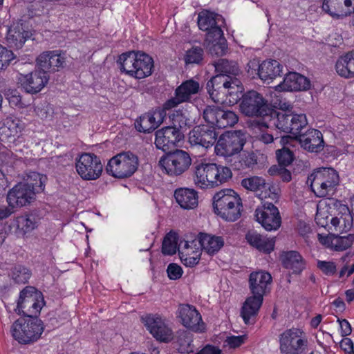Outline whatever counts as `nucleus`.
I'll return each mask as SVG.
<instances>
[{
    "label": "nucleus",
    "mask_w": 354,
    "mask_h": 354,
    "mask_svg": "<svg viewBox=\"0 0 354 354\" xmlns=\"http://www.w3.org/2000/svg\"><path fill=\"white\" fill-rule=\"evenodd\" d=\"M256 221L267 231L278 230L281 224V218L278 208L272 203L264 202L255 210Z\"/></svg>",
    "instance_id": "18"
},
{
    "label": "nucleus",
    "mask_w": 354,
    "mask_h": 354,
    "mask_svg": "<svg viewBox=\"0 0 354 354\" xmlns=\"http://www.w3.org/2000/svg\"><path fill=\"white\" fill-rule=\"evenodd\" d=\"M193 342L192 336L187 333L180 335L178 338V342L180 346V350L182 353H189L191 351V344Z\"/></svg>",
    "instance_id": "54"
},
{
    "label": "nucleus",
    "mask_w": 354,
    "mask_h": 354,
    "mask_svg": "<svg viewBox=\"0 0 354 354\" xmlns=\"http://www.w3.org/2000/svg\"><path fill=\"white\" fill-rule=\"evenodd\" d=\"M15 57L13 52L0 44V68L9 65Z\"/></svg>",
    "instance_id": "52"
},
{
    "label": "nucleus",
    "mask_w": 354,
    "mask_h": 354,
    "mask_svg": "<svg viewBox=\"0 0 354 354\" xmlns=\"http://www.w3.org/2000/svg\"><path fill=\"white\" fill-rule=\"evenodd\" d=\"M201 252L195 251V253H189V250H179V257L182 263L187 267H193L197 265L201 259Z\"/></svg>",
    "instance_id": "47"
},
{
    "label": "nucleus",
    "mask_w": 354,
    "mask_h": 354,
    "mask_svg": "<svg viewBox=\"0 0 354 354\" xmlns=\"http://www.w3.org/2000/svg\"><path fill=\"white\" fill-rule=\"evenodd\" d=\"M191 164L189 154L182 149L165 153L159 160L162 172L171 177L182 175L189 168Z\"/></svg>",
    "instance_id": "11"
},
{
    "label": "nucleus",
    "mask_w": 354,
    "mask_h": 354,
    "mask_svg": "<svg viewBox=\"0 0 354 354\" xmlns=\"http://www.w3.org/2000/svg\"><path fill=\"white\" fill-rule=\"evenodd\" d=\"M222 77H212L207 83L210 97L217 102H225L233 106L243 99L244 88L239 78L223 80Z\"/></svg>",
    "instance_id": "2"
},
{
    "label": "nucleus",
    "mask_w": 354,
    "mask_h": 354,
    "mask_svg": "<svg viewBox=\"0 0 354 354\" xmlns=\"http://www.w3.org/2000/svg\"><path fill=\"white\" fill-rule=\"evenodd\" d=\"M32 274L31 270L23 265H15L11 270V276L17 283H26Z\"/></svg>",
    "instance_id": "46"
},
{
    "label": "nucleus",
    "mask_w": 354,
    "mask_h": 354,
    "mask_svg": "<svg viewBox=\"0 0 354 354\" xmlns=\"http://www.w3.org/2000/svg\"><path fill=\"white\" fill-rule=\"evenodd\" d=\"M184 138L181 131L174 127H165L156 132L155 145L165 153L171 151Z\"/></svg>",
    "instance_id": "20"
},
{
    "label": "nucleus",
    "mask_w": 354,
    "mask_h": 354,
    "mask_svg": "<svg viewBox=\"0 0 354 354\" xmlns=\"http://www.w3.org/2000/svg\"><path fill=\"white\" fill-rule=\"evenodd\" d=\"M275 127L281 132L292 134L296 139L307 128L308 120L304 113H286L274 111L273 118L270 119Z\"/></svg>",
    "instance_id": "8"
},
{
    "label": "nucleus",
    "mask_w": 354,
    "mask_h": 354,
    "mask_svg": "<svg viewBox=\"0 0 354 354\" xmlns=\"http://www.w3.org/2000/svg\"><path fill=\"white\" fill-rule=\"evenodd\" d=\"M245 239L252 247L261 252L270 254L274 249V238L263 236L255 230H249L245 234Z\"/></svg>",
    "instance_id": "35"
},
{
    "label": "nucleus",
    "mask_w": 354,
    "mask_h": 354,
    "mask_svg": "<svg viewBox=\"0 0 354 354\" xmlns=\"http://www.w3.org/2000/svg\"><path fill=\"white\" fill-rule=\"evenodd\" d=\"M178 313L182 324L187 328L196 333H202L205 330L206 325L202 319L201 315L194 306L180 304Z\"/></svg>",
    "instance_id": "21"
},
{
    "label": "nucleus",
    "mask_w": 354,
    "mask_h": 354,
    "mask_svg": "<svg viewBox=\"0 0 354 354\" xmlns=\"http://www.w3.org/2000/svg\"><path fill=\"white\" fill-rule=\"evenodd\" d=\"M200 90V84L192 79L185 80L176 87L174 96L167 100L164 104L165 109L171 110L180 104L191 100L193 95L197 94Z\"/></svg>",
    "instance_id": "19"
},
{
    "label": "nucleus",
    "mask_w": 354,
    "mask_h": 354,
    "mask_svg": "<svg viewBox=\"0 0 354 354\" xmlns=\"http://www.w3.org/2000/svg\"><path fill=\"white\" fill-rule=\"evenodd\" d=\"M46 176L37 171H30L28 174L27 183L30 189L35 194L42 192L45 189Z\"/></svg>",
    "instance_id": "44"
},
{
    "label": "nucleus",
    "mask_w": 354,
    "mask_h": 354,
    "mask_svg": "<svg viewBox=\"0 0 354 354\" xmlns=\"http://www.w3.org/2000/svg\"><path fill=\"white\" fill-rule=\"evenodd\" d=\"M19 84L28 93L36 94L41 91L49 80V75L40 68L28 74L20 73Z\"/></svg>",
    "instance_id": "22"
},
{
    "label": "nucleus",
    "mask_w": 354,
    "mask_h": 354,
    "mask_svg": "<svg viewBox=\"0 0 354 354\" xmlns=\"http://www.w3.org/2000/svg\"><path fill=\"white\" fill-rule=\"evenodd\" d=\"M25 124L19 118H7L2 129L1 140L17 146L25 141L23 131ZM9 147H11L9 145Z\"/></svg>",
    "instance_id": "25"
},
{
    "label": "nucleus",
    "mask_w": 354,
    "mask_h": 354,
    "mask_svg": "<svg viewBox=\"0 0 354 354\" xmlns=\"http://www.w3.org/2000/svg\"><path fill=\"white\" fill-rule=\"evenodd\" d=\"M167 111L168 110L162 106L161 109L145 113L135 120V129L144 133L153 131L163 122Z\"/></svg>",
    "instance_id": "26"
},
{
    "label": "nucleus",
    "mask_w": 354,
    "mask_h": 354,
    "mask_svg": "<svg viewBox=\"0 0 354 354\" xmlns=\"http://www.w3.org/2000/svg\"><path fill=\"white\" fill-rule=\"evenodd\" d=\"M75 169L83 180H94L101 176L103 165L99 156L93 153L84 152L76 158Z\"/></svg>",
    "instance_id": "14"
},
{
    "label": "nucleus",
    "mask_w": 354,
    "mask_h": 354,
    "mask_svg": "<svg viewBox=\"0 0 354 354\" xmlns=\"http://www.w3.org/2000/svg\"><path fill=\"white\" fill-rule=\"evenodd\" d=\"M198 242L196 241H180V250H189V253H195V251H201V250L198 246Z\"/></svg>",
    "instance_id": "60"
},
{
    "label": "nucleus",
    "mask_w": 354,
    "mask_h": 354,
    "mask_svg": "<svg viewBox=\"0 0 354 354\" xmlns=\"http://www.w3.org/2000/svg\"><path fill=\"white\" fill-rule=\"evenodd\" d=\"M178 234L177 232L171 230L164 237L161 251L165 255L172 256L178 251L179 252L180 243L178 244Z\"/></svg>",
    "instance_id": "43"
},
{
    "label": "nucleus",
    "mask_w": 354,
    "mask_h": 354,
    "mask_svg": "<svg viewBox=\"0 0 354 354\" xmlns=\"http://www.w3.org/2000/svg\"><path fill=\"white\" fill-rule=\"evenodd\" d=\"M245 339V335H231L227 337L225 343H227L230 348H236L240 347L243 344H244Z\"/></svg>",
    "instance_id": "58"
},
{
    "label": "nucleus",
    "mask_w": 354,
    "mask_h": 354,
    "mask_svg": "<svg viewBox=\"0 0 354 354\" xmlns=\"http://www.w3.org/2000/svg\"><path fill=\"white\" fill-rule=\"evenodd\" d=\"M297 140L301 146L311 153L320 152L324 149V141L322 132L315 129H308L300 135Z\"/></svg>",
    "instance_id": "30"
},
{
    "label": "nucleus",
    "mask_w": 354,
    "mask_h": 354,
    "mask_svg": "<svg viewBox=\"0 0 354 354\" xmlns=\"http://www.w3.org/2000/svg\"><path fill=\"white\" fill-rule=\"evenodd\" d=\"M214 67L216 73L214 77H222V80L236 78L241 72L236 62L223 58L219 59L214 64Z\"/></svg>",
    "instance_id": "37"
},
{
    "label": "nucleus",
    "mask_w": 354,
    "mask_h": 354,
    "mask_svg": "<svg viewBox=\"0 0 354 354\" xmlns=\"http://www.w3.org/2000/svg\"><path fill=\"white\" fill-rule=\"evenodd\" d=\"M279 138L278 134L274 135L273 133L267 131H262L259 135V140L262 141L265 144H269L272 142L274 140Z\"/></svg>",
    "instance_id": "64"
},
{
    "label": "nucleus",
    "mask_w": 354,
    "mask_h": 354,
    "mask_svg": "<svg viewBox=\"0 0 354 354\" xmlns=\"http://www.w3.org/2000/svg\"><path fill=\"white\" fill-rule=\"evenodd\" d=\"M310 88V82L300 73L292 72L286 75L283 82L276 86L278 91H300Z\"/></svg>",
    "instance_id": "31"
},
{
    "label": "nucleus",
    "mask_w": 354,
    "mask_h": 354,
    "mask_svg": "<svg viewBox=\"0 0 354 354\" xmlns=\"http://www.w3.org/2000/svg\"><path fill=\"white\" fill-rule=\"evenodd\" d=\"M205 121L214 128L224 129L237 123L239 118L232 111L225 110L217 106H207L203 113Z\"/></svg>",
    "instance_id": "17"
},
{
    "label": "nucleus",
    "mask_w": 354,
    "mask_h": 354,
    "mask_svg": "<svg viewBox=\"0 0 354 354\" xmlns=\"http://www.w3.org/2000/svg\"><path fill=\"white\" fill-rule=\"evenodd\" d=\"M169 119L172 124L169 127H176L180 131V129L187 127V118L182 113L179 111H176V113H173L172 115H169Z\"/></svg>",
    "instance_id": "53"
},
{
    "label": "nucleus",
    "mask_w": 354,
    "mask_h": 354,
    "mask_svg": "<svg viewBox=\"0 0 354 354\" xmlns=\"http://www.w3.org/2000/svg\"><path fill=\"white\" fill-rule=\"evenodd\" d=\"M174 198L179 206L184 209H194L198 204V192L194 189L180 187L174 191Z\"/></svg>",
    "instance_id": "36"
},
{
    "label": "nucleus",
    "mask_w": 354,
    "mask_h": 354,
    "mask_svg": "<svg viewBox=\"0 0 354 354\" xmlns=\"http://www.w3.org/2000/svg\"><path fill=\"white\" fill-rule=\"evenodd\" d=\"M328 215L327 212H322L321 209V203L317 205V213L315 214L316 223L322 227H326L328 223Z\"/></svg>",
    "instance_id": "57"
},
{
    "label": "nucleus",
    "mask_w": 354,
    "mask_h": 354,
    "mask_svg": "<svg viewBox=\"0 0 354 354\" xmlns=\"http://www.w3.org/2000/svg\"><path fill=\"white\" fill-rule=\"evenodd\" d=\"M204 57V49L201 46H194L185 52L184 62L186 65H201L203 64Z\"/></svg>",
    "instance_id": "45"
},
{
    "label": "nucleus",
    "mask_w": 354,
    "mask_h": 354,
    "mask_svg": "<svg viewBox=\"0 0 354 354\" xmlns=\"http://www.w3.org/2000/svg\"><path fill=\"white\" fill-rule=\"evenodd\" d=\"M167 272L168 277L171 280L180 279L183 273L182 268L176 263H171L167 266Z\"/></svg>",
    "instance_id": "56"
},
{
    "label": "nucleus",
    "mask_w": 354,
    "mask_h": 354,
    "mask_svg": "<svg viewBox=\"0 0 354 354\" xmlns=\"http://www.w3.org/2000/svg\"><path fill=\"white\" fill-rule=\"evenodd\" d=\"M317 268L326 276H333L337 272V266L333 261L318 260Z\"/></svg>",
    "instance_id": "50"
},
{
    "label": "nucleus",
    "mask_w": 354,
    "mask_h": 354,
    "mask_svg": "<svg viewBox=\"0 0 354 354\" xmlns=\"http://www.w3.org/2000/svg\"><path fill=\"white\" fill-rule=\"evenodd\" d=\"M283 66L274 59L266 60L261 63L260 79L264 82L272 80L282 73Z\"/></svg>",
    "instance_id": "41"
},
{
    "label": "nucleus",
    "mask_w": 354,
    "mask_h": 354,
    "mask_svg": "<svg viewBox=\"0 0 354 354\" xmlns=\"http://www.w3.org/2000/svg\"><path fill=\"white\" fill-rule=\"evenodd\" d=\"M277 159L279 165L277 166L287 167L294 160L293 152L288 148H282L276 151Z\"/></svg>",
    "instance_id": "48"
},
{
    "label": "nucleus",
    "mask_w": 354,
    "mask_h": 354,
    "mask_svg": "<svg viewBox=\"0 0 354 354\" xmlns=\"http://www.w3.org/2000/svg\"><path fill=\"white\" fill-rule=\"evenodd\" d=\"M231 169L216 163L199 162L194 167L193 180L201 189L214 188L232 178Z\"/></svg>",
    "instance_id": "3"
},
{
    "label": "nucleus",
    "mask_w": 354,
    "mask_h": 354,
    "mask_svg": "<svg viewBox=\"0 0 354 354\" xmlns=\"http://www.w3.org/2000/svg\"><path fill=\"white\" fill-rule=\"evenodd\" d=\"M198 242L202 250L209 255H214L218 252L224 245V241L221 236L204 232L199 233Z\"/></svg>",
    "instance_id": "39"
},
{
    "label": "nucleus",
    "mask_w": 354,
    "mask_h": 354,
    "mask_svg": "<svg viewBox=\"0 0 354 354\" xmlns=\"http://www.w3.org/2000/svg\"><path fill=\"white\" fill-rule=\"evenodd\" d=\"M35 196V194L28 185L19 183L9 190L6 201L8 206L13 209L29 205Z\"/></svg>",
    "instance_id": "28"
},
{
    "label": "nucleus",
    "mask_w": 354,
    "mask_h": 354,
    "mask_svg": "<svg viewBox=\"0 0 354 354\" xmlns=\"http://www.w3.org/2000/svg\"><path fill=\"white\" fill-rule=\"evenodd\" d=\"M337 321L339 323L340 328H341V335L342 337H346L349 335L352 332V328L350 323L345 319H338Z\"/></svg>",
    "instance_id": "62"
},
{
    "label": "nucleus",
    "mask_w": 354,
    "mask_h": 354,
    "mask_svg": "<svg viewBox=\"0 0 354 354\" xmlns=\"http://www.w3.org/2000/svg\"><path fill=\"white\" fill-rule=\"evenodd\" d=\"M37 227L35 217L30 214L15 216L8 222V232L18 238L24 237L26 234L31 232Z\"/></svg>",
    "instance_id": "29"
},
{
    "label": "nucleus",
    "mask_w": 354,
    "mask_h": 354,
    "mask_svg": "<svg viewBox=\"0 0 354 354\" xmlns=\"http://www.w3.org/2000/svg\"><path fill=\"white\" fill-rule=\"evenodd\" d=\"M322 10L334 18L354 13V0H324Z\"/></svg>",
    "instance_id": "33"
},
{
    "label": "nucleus",
    "mask_w": 354,
    "mask_h": 354,
    "mask_svg": "<svg viewBox=\"0 0 354 354\" xmlns=\"http://www.w3.org/2000/svg\"><path fill=\"white\" fill-rule=\"evenodd\" d=\"M138 157L131 151H124L112 157L106 167V173L116 178H127L138 169Z\"/></svg>",
    "instance_id": "7"
},
{
    "label": "nucleus",
    "mask_w": 354,
    "mask_h": 354,
    "mask_svg": "<svg viewBox=\"0 0 354 354\" xmlns=\"http://www.w3.org/2000/svg\"><path fill=\"white\" fill-rule=\"evenodd\" d=\"M245 144V137L241 131H226L218 138L214 149L218 156L228 157L239 153Z\"/></svg>",
    "instance_id": "15"
},
{
    "label": "nucleus",
    "mask_w": 354,
    "mask_h": 354,
    "mask_svg": "<svg viewBox=\"0 0 354 354\" xmlns=\"http://www.w3.org/2000/svg\"><path fill=\"white\" fill-rule=\"evenodd\" d=\"M258 163V156L256 153L243 151L237 156L232 164L233 169L241 171L246 169H253Z\"/></svg>",
    "instance_id": "42"
},
{
    "label": "nucleus",
    "mask_w": 354,
    "mask_h": 354,
    "mask_svg": "<svg viewBox=\"0 0 354 354\" xmlns=\"http://www.w3.org/2000/svg\"><path fill=\"white\" fill-rule=\"evenodd\" d=\"M32 35L31 31L28 28H25L22 24H17L8 28L6 41L10 47L19 49Z\"/></svg>",
    "instance_id": "34"
},
{
    "label": "nucleus",
    "mask_w": 354,
    "mask_h": 354,
    "mask_svg": "<svg viewBox=\"0 0 354 354\" xmlns=\"http://www.w3.org/2000/svg\"><path fill=\"white\" fill-rule=\"evenodd\" d=\"M239 106L241 112L248 117H270L272 119L275 111L269 106L262 95L253 90L244 93Z\"/></svg>",
    "instance_id": "10"
},
{
    "label": "nucleus",
    "mask_w": 354,
    "mask_h": 354,
    "mask_svg": "<svg viewBox=\"0 0 354 354\" xmlns=\"http://www.w3.org/2000/svg\"><path fill=\"white\" fill-rule=\"evenodd\" d=\"M44 330L42 322L37 317L19 318L12 324L11 333L19 343L27 344L39 339Z\"/></svg>",
    "instance_id": "6"
},
{
    "label": "nucleus",
    "mask_w": 354,
    "mask_h": 354,
    "mask_svg": "<svg viewBox=\"0 0 354 354\" xmlns=\"http://www.w3.org/2000/svg\"><path fill=\"white\" fill-rule=\"evenodd\" d=\"M271 274L263 270L252 272L249 276V287L252 294L248 297L241 308V315L245 324H253L263 304V296L272 283Z\"/></svg>",
    "instance_id": "1"
},
{
    "label": "nucleus",
    "mask_w": 354,
    "mask_h": 354,
    "mask_svg": "<svg viewBox=\"0 0 354 354\" xmlns=\"http://www.w3.org/2000/svg\"><path fill=\"white\" fill-rule=\"evenodd\" d=\"M281 354H305L308 345V337L300 328L285 330L279 336Z\"/></svg>",
    "instance_id": "12"
},
{
    "label": "nucleus",
    "mask_w": 354,
    "mask_h": 354,
    "mask_svg": "<svg viewBox=\"0 0 354 354\" xmlns=\"http://www.w3.org/2000/svg\"><path fill=\"white\" fill-rule=\"evenodd\" d=\"M122 73L142 79L151 75L154 67L153 58L144 52L127 51L119 55L117 60Z\"/></svg>",
    "instance_id": "4"
},
{
    "label": "nucleus",
    "mask_w": 354,
    "mask_h": 354,
    "mask_svg": "<svg viewBox=\"0 0 354 354\" xmlns=\"http://www.w3.org/2000/svg\"><path fill=\"white\" fill-rule=\"evenodd\" d=\"M268 172L270 176H279L283 182H290L292 179L291 173L286 167L272 165Z\"/></svg>",
    "instance_id": "49"
},
{
    "label": "nucleus",
    "mask_w": 354,
    "mask_h": 354,
    "mask_svg": "<svg viewBox=\"0 0 354 354\" xmlns=\"http://www.w3.org/2000/svg\"><path fill=\"white\" fill-rule=\"evenodd\" d=\"M142 323L150 334L158 342L167 343L173 339L172 330L165 320L158 314H147L142 316Z\"/></svg>",
    "instance_id": "16"
},
{
    "label": "nucleus",
    "mask_w": 354,
    "mask_h": 354,
    "mask_svg": "<svg viewBox=\"0 0 354 354\" xmlns=\"http://www.w3.org/2000/svg\"><path fill=\"white\" fill-rule=\"evenodd\" d=\"M37 66L45 71H59L66 66L65 53L59 50L44 51L36 59Z\"/></svg>",
    "instance_id": "23"
},
{
    "label": "nucleus",
    "mask_w": 354,
    "mask_h": 354,
    "mask_svg": "<svg viewBox=\"0 0 354 354\" xmlns=\"http://www.w3.org/2000/svg\"><path fill=\"white\" fill-rule=\"evenodd\" d=\"M42 293L33 286H26L21 292L17 308L26 317H37L44 305Z\"/></svg>",
    "instance_id": "13"
},
{
    "label": "nucleus",
    "mask_w": 354,
    "mask_h": 354,
    "mask_svg": "<svg viewBox=\"0 0 354 354\" xmlns=\"http://www.w3.org/2000/svg\"><path fill=\"white\" fill-rule=\"evenodd\" d=\"M217 137L216 129L208 123L194 127L189 133V140L192 145H198L205 148L213 146Z\"/></svg>",
    "instance_id": "24"
},
{
    "label": "nucleus",
    "mask_w": 354,
    "mask_h": 354,
    "mask_svg": "<svg viewBox=\"0 0 354 354\" xmlns=\"http://www.w3.org/2000/svg\"><path fill=\"white\" fill-rule=\"evenodd\" d=\"M7 95L11 106L18 108H22L24 106V104L21 101V96L16 90H12Z\"/></svg>",
    "instance_id": "59"
},
{
    "label": "nucleus",
    "mask_w": 354,
    "mask_h": 354,
    "mask_svg": "<svg viewBox=\"0 0 354 354\" xmlns=\"http://www.w3.org/2000/svg\"><path fill=\"white\" fill-rule=\"evenodd\" d=\"M261 64L257 59H253L248 62L247 64V72L252 78L259 77L260 79V68Z\"/></svg>",
    "instance_id": "55"
},
{
    "label": "nucleus",
    "mask_w": 354,
    "mask_h": 354,
    "mask_svg": "<svg viewBox=\"0 0 354 354\" xmlns=\"http://www.w3.org/2000/svg\"><path fill=\"white\" fill-rule=\"evenodd\" d=\"M241 184L247 190L255 192L257 196L261 200L268 198H271L272 199L278 198L274 187L266 183L262 177L252 176L245 178L241 180Z\"/></svg>",
    "instance_id": "27"
},
{
    "label": "nucleus",
    "mask_w": 354,
    "mask_h": 354,
    "mask_svg": "<svg viewBox=\"0 0 354 354\" xmlns=\"http://www.w3.org/2000/svg\"><path fill=\"white\" fill-rule=\"evenodd\" d=\"M340 348L344 351L345 353L352 354L354 353V346L351 339L344 337L340 342Z\"/></svg>",
    "instance_id": "61"
},
{
    "label": "nucleus",
    "mask_w": 354,
    "mask_h": 354,
    "mask_svg": "<svg viewBox=\"0 0 354 354\" xmlns=\"http://www.w3.org/2000/svg\"><path fill=\"white\" fill-rule=\"evenodd\" d=\"M196 354H221V350L218 346L206 344Z\"/></svg>",
    "instance_id": "63"
},
{
    "label": "nucleus",
    "mask_w": 354,
    "mask_h": 354,
    "mask_svg": "<svg viewBox=\"0 0 354 354\" xmlns=\"http://www.w3.org/2000/svg\"><path fill=\"white\" fill-rule=\"evenodd\" d=\"M283 266L291 270L294 274H300L306 268V261L301 254L295 250L285 252L282 257Z\"/></svg>",
    "instance_id": "38"
},
{
    "label": "nucleus",
    "mask_w": 354,
    "mask_h": 354,
    "mask_svg": "<svg viewBox=\"0 0 354 354\" xmlns=\"http://www.w3.org/2000/svg\"><path fill=\"white\" fill-rule=\"evenodd\" d=\"M353 242V239L351 235L339 236L335 240L333 248L335 251L342 252L349 248Z\"/></svg>",
    "instance_id": "51"
},
{
    "label": "nucleus",
    "mask_w": 354,
    "mask_h": 354,
    "mask_svg": "<svg viewBox=\"0 0 354 354\" xmlns=\"http://www.w3.org/2000/svg\"><path fill=\"white\" fill-rule=\"evenodd\" d=\"M198 26L200 30L207 32V36L211 40H216L223 35V30L217 25L215 15L206 11L201 12L198 16Z\"/></svg>",
    "instance_id": "32"
},
{
    "label": "nucleus",
    "mask_w": 354,
    "mask_h": 354,
    "mask_svg": "<svg viewBox=\"0 0 354 354\" xmlns=\"http://www.w3.org/2000/svg\"><path fill=\"white\" fill-rule=\"evenodd\" d=\"M214 212L223 220L234 222L241 216L243 203L240 196L232 189L217 192L212 198Z\"/></svg>",
    "instance_id": "5"
},
{
    "label": "nucleus",
    "mask_w": 354,
    "mask_h": 354,
    "mask_svg": "<svg viewBox=\"0 0 354 354\" xmlns=\"http://www.w3.org/2000/svg\"><path fill=\"white\" fill-rule=\"evenodd\" d=\"M335 69L338 75L349 78L354 77V50L341 56L336 62Z\"/></svg>",
    "instance_id": "40"
},
{
    "label": "nucleus",
    "mask_w": 354,
    "mask_h": 354,
    "mask_svg": "<svg viewBox=\"0 0 354 354\" xmlns=\"http://www.w3.org/2000/svg\"><path fill=\"white\" fill-rule=\"evenodd\" d=\"M308 180L310 187L318 197H326L333 194L335 187L339 184V175L331 167H322L314 171Z\"/></svg>",
    "instance_id": "9"
}]
</instances>
